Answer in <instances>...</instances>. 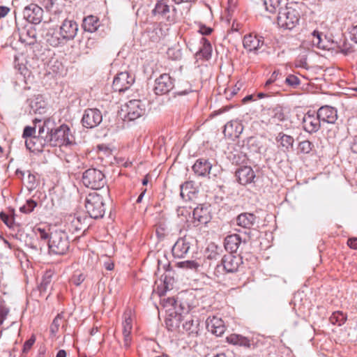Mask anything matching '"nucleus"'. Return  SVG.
<instances>
[{
	"label": "nucleus",
	"mask_w": 357,
	"mask_h": 357,
	"mask_svg": "<svg viewBox=\"0 0 357 357\" xmlns=\"http://www.w3.org/2000/svg\"><path fill=\"white\" fill-rule=\"evenodd\" d=\"M35 341H36V337L34 335H32L29 340H27L24 342V344L23 345L22 352L24 354L29 352V351L31 349V348L33 345Z\"/></svg>",
	"instance_id": "4d7b16f0"
},
{
	"label": "nucleus",
	"mask_w": 357,
	"mask_h": 357,
	"mask_svg": "<svg viewBox=\"0 0 357 357\" xmlns=\"http://www.w3.org/2000/svg\"><path fill=\"white\" fill-rule=\"evenodd\" d=\"M36 133V128L35 127H31V126H26L23 131V137L24 138H29L35 137L33 135Z\"/></svg>",
	"instance_id": "13d9d810"
},
{
	"label": "nucleus",
	"mask_w": 357,
	"mask_h": 357,
	"mask_svg": "<svg viewBox=\"0 0 357 357\" xmlns=\"http://www.w3.org/2000/svg\"><path fill=\"white\" fill-rule=\"evenodd\" d=\"M212 169V164L206 158H202L197 159L192 167V169L195 174L199 177L210 178L211 170Z\"/></svg>",
	"instance_id": "f3484780"
},
{
	"label": "nucleus",
	"mask_w": 357,
	"mask_h": 357,
	"mask_svg": "<svg viewBox=\"0 0 357 357\" xmlns=\"http://www.w3.org/2000/svg\"><path fill=\"white\" fill-rule=\"evenodd\" d=\"M268 114L270 116L269 121L273 123L279 124L287 121L288 119L284 109L280 105L269 109Z\"/></svg>",
	"instance_id": "a878e982"
},
{
	"label": "nucleus",
	"mask_w": 357,
	"mask_h": 357,
	"mask_svg": "<svg viewBox=\"0 0 357 357\" xmlns=\"http://www.w3.org/2000/svg\"><path fill=\"white\" fill-rule=\"evenodd\" d=\"M174 279L169 274L162 275L161 284L157 287V291L160 296H164L166 292L173 288Z\"/></svg>",
	"instance_id": "c85d7f7f"
},
{
	"label": "nucleus",
	"mask_w": 357,
	"mask_h": 357,
	"mask_svg": "<svg viewBox=\"0 0 357 357\" xmlns=\"http://www.w3.org/2000/svg\"><path fill=\"white\" fill-rule=\"evenodd\" d=\"M8 313V310L2 305H0V325H1L3 323Z\"/></svg>",
	"instance_id": "69168bd1"
},
{
	"label": "nucleus",
	"mask_w": 357,
	"mask_h": 357,
	"mask_svg": "<svg viewBox=\"0 0 357 357\" xmlns=\"http://www.w3.org/2000/svg\"><path fill=\"white\" fill-rule=\"evenodd\" d=\"M35 234L39 239L47 241L50 255H64L70 249L69 236L63 230L55 229L49 232L45 229L37 227Z\"/></svg>",
	"instance_id": "f03ea898"
},
{
	"label": "nucleus",
	"mask_w": 357,
	"mask_h": 357,
	"mask_svg": "<svg viewBox=\"0 0 357 357\" xmlns=\"http://www.w3.org/2000/svg\"><path fill=\"white\" fill-rule=\"evenodd\" d=\"M312 35L313 44L319 48L324 49L325 45L322 43L321 40L322 33L315 30L312 32Z\"/></svg>",
	"instance_id": "8fccbe9b"
},
{
	"label": "nucleus",
	"mask_w": 357,
	"mask_h": 357,
	"mask_svg": "<svg viewBox=\"0 0 357 357\" xmlns=\"http://www.w3.org/2000/svg\"><path fill=\"white\" fill-rule=\"evenodd\" d=\"M146 111V104L141 100H130L126 104L127 114L126 118L128 121H135L144 116Z\"/></svg>",
	"instance_id": "6e6552de"
},
{
	"label": "nucleus",
	"mask_w": 357,
	"mask_h": 357,
	"mask_svg": "<svg viewBox=\"0 0 357 357\" xmlns=\"http://www.w3.org/2000/svg\"><path fill=\"white\" fill-rule=\"evenodd\" d=\"M206 328L211 333L219 337L224 334L226 327L224 321L218 317H209L206 321Z\"/></svg>",
	"instance_id": "412c9836"
},
{
	"label": "nucleus",
	"mask_w": 357,
	"mask_h": 357,
	"mask_svg": "<svg viewBox=\"0 0 357 357\" xmlns=\"http://www.w3.org/2000/svg\"><path fill=\"white\" fill-rule=\"evenodd\" d=\"M285 83L289 86L296 88L300 84L301 81L297 76L294 75H289L285 79Z\"/></svg>",
	"instance_id": "603ef678"
},
{
	"label": "nucleus",
	"mask_w": 357,
	"mask_h": 357,
	"mask_svg": "<svg viewBox=\"0 0 357 357\" xmlns=\"http://www.w3.org/2000/svg\"><path fill=\"white\" fill-rule=\"evenodd\" d=\"M85 208L91 218H102L105 212L103 197L96 192L89 193L85 199Z\"/></svg>",
	"instance_id": "20e7f679"
},
{
	"label": "nucleus",
	"mask_w": 357,
	"mask_h": 357,
	"mask_svg": "<svg viewBox=\"0 0 357 357\" xmlns=\"http://www.w3.org/2000/svg\"><path fill=\"white\" fill-rule=\"evenodd\" d=\"M40 3L47 10H50L52 8L54 3L53 0H41Z\"/></svg>",
	"instance_id": "338daca9"
},
{
	"label": "nucleus",
	"mask_w": 357,
	"mask_h": 357,
	"mask_svg": "<svg viewBox=\"0 0 357 357\" xmlns=\"http://www.w3.org/2000/svg\"><path fill=\"white\" fill-rule=\"evenodd\" d=\"M193 238L191 236H185L178 238L172 248V255L175 258H183L189 252Z\"/></svg>",
	"instance_id": "ddd939ff"
},
{
	"label": "nucleus",
	"mask_w": 357,
	"mask_h": 357,
	"mask_svg": "<svg viewBox=\"0 0 357 357\" xmlns=\"http://www.w3.org/2000/svg\"><path fill=\"white\" fill-rule=\"evenodd\" d=\"M123 333H132V311L127 309L123 314Z\"/></svg>",
	"instance_id": "c9c22d12"
},
{
	"label": "nucleus",
	"mask_w": 357,
	"mask_h": 357,
	"mask_svg": "<svg viewBox=\"0 0 357 357\" xmlns=\"http://www.w3.org/2000/svg\"><path fill=\"white\" fill-rule=\"evenodd\" d=\"M301 125L305 132L312 135L317 133L320 130L321 127V121L316 111L309 110L304 114L301 121Z\"/></svg>",
	"instance_id": "0eeeda50"
},
{
	"label": "nucleus",
	"mask_w": 357,
	"mask_h": 357,
	"mask_svg": "<svg viewBox=\"0 0 357 357\" xmlns=\"http://www.w3.org/2000/svg\"><path fill=\"white\" fill-rule=\"evenodd\" d=\"M185 294H181L178 296V303L177 309H175V312L178 315V320L181 319L183 314H188L190 311L192 305L188 302V298H185Z\"/></svg>",
	"instance_id": "473e14b6"
},
{
	"label": "nucleus",
	"mask_w": 357,
	"mask_h": 357,
	"mask_svg": "<svg viewBox=\"0 0 357 357\" xmlns=\"http://www.w3.org/2000/svg\"><path fill=\"white\" fill-rule=\"evenodd\" d=\"M82 183L87 188L93 190L101 189L106 184L105 176L102 171L90 168L83 173Z\"/></svg>",
	"instance_id": "39448f33"
},
{
	"label": "nucleus",
	"mask_w": 357,
	"mask_h": 357,
	"mask_svg": "<svg viewBox=\"0 0 357 357\" xmlns=\"http://www.w3.org/2000/svg\"><path fill=\"white\" fill-rule=\"evenodd\" d=\"M330 322L333 325L342 326L347 320L346 315L340 311L334 312L329 318Z\"/></svg>",
	"instance_id": "79ce46f5"
},
{
	"label": "nucleus",
	"mask_w": 357,
	"mask_h": 357,
	"mask_svg": "<svg viewBox=\"0 0 357 357\" xmlns=\"http://www.w3.org/2000/svg\"><path fill=\"white\" fill-rule=\"evenodd\" d=\"M180 196L185 201L192 199L197 193L195 183L192 181H187L182 183L180 185Z\"/></svg>",
	"instance_id": "bb28decb"
},
{
	"label": "nucleus",
	"mask_w": 357,
	"mask_h": 357,
	"mask_svg": "<svg viewBox=\"0 0 357 357\" xmlns=\"http://www.w3.org/2000/svg\"><path fill=\"white\" fill-rule=\"evenodd\" d=\"M53 122L50 119L44 121L43 126H39L40 144L42 146H61L71 143L70 128L66 124L53 128Z\"/></svg>",
	"instance_id": "f257e3e1"
},
{
	"label": "nucleus",
	"mask_w": 357,
	"mask_h": 357,
	"mask_svg": "<svg viewBox=\"0 0 357 357\" xmlns=\"http://www.w3.org/2000/svg\"><path fill=\"white\" fill-rule=\"evenodd\" d=\"M78 31V24L72 20H65L59 27V35L66 42L74 39Z\"/></svg>",
	"instance_id": "2eb2a0df"
},
{
	"label": "nucleus",
	"mask_w": 357,
	"mask_h": 357,
	"mask_svg": "<svg viewBox=\"0 0 357 357\" xmlns=\"http://www.w3.org/2000/svg\"><path fill=\"white\" fill-rule=\"evenodd\" d=\"M295 66L296 68H302L305 69L308 68L307 62V57L305 55H300L295 61Z\"/></svg>",
	"instance_id": "864d4df0"
},
{
	"label": "nucleus",
	"mask_w": 357,
	"mask_h": 357,
	"mask_svg": "<svg viewBox=\"0 0 357 357\" xmlns=\"http://www.w3.org/2000/svg\"><path fill=\"white\" fill-rule=\"evenodd\" d=\"M174 86V79L169 74L163 73L155 80L153 88L156 95L168 93Z\"/></svg>",
	"instance_id": "1a4fd4ad"
},
{
	"label": "nucleus",
	"mask_w": 357,
	"mask_h": 357,
	"mask_svg": "<svg viewBox=\"0 0 357 357\" xmlns=\"http://www.w3.org/2000/svg\"><path fill=\"white\" fill-rule=\"evenodd\" d=\"M20 39L27 45H33L36 41V30L32 26L25 27L20 33Z\"/></svg>",
	"instance_id": "c756f323"
},
{
	"label": "nucleus",
	"mask_w": 357,
	"mask_h": 357,
	"mask_svg": "<svg viewBox=\"0 0 357 357\" xmlns=\"http://www.w3.org/2000/svg\"><path fill=\"white\" fill-rule=\"evenodd\" d=\"M99 26V20L96 16L89 15L83 20L82 28L85 31L93 33L98 29Z\"/></svg>",
	"instance_id": "72a5a7b5"
},
{
	"label": "nucleus",
	"mask_w": 357,
	"mask_h": 357,
	"mask_svg": "<svg viewBox=\"0 0 357 357\" xmlns=\"http://www.w3.org/2000/svg\"><path fill=\"white\" fill-rule=\"evenodd\" d=\"M28 173V175H27V183H28V188L29 189H33V188H35L36 185V176L35 175L32 174L29 171L27 172Z\"/></svg>",
	"instance_id": "052dcab7"
},
{
	"label": "nucleus",
	"mask_w": 357,
	"mask_h": 357,
	"mask_svg": "<svg viewBox=\"0 0 357 357\" xmlns=\"http://www.w3.org/2000/svg\"><path fill=\"white\" fill-rule=\"evenodd\" d=\"M316 112L321 123L333 124L337 119V112L331 106H322Z\"/></svg>",
	"instance_id": "6ab92c4d"
},
{
	"label": "nucleus",
	"mask_w": 357,
	"mask_h": 357,
	"mask_svg": "<svg viewBox=\"0 0 357 357\" xmlns=\"http://www.w3.org/2000/svg\"><path fill=\"white\" fill-rule=\"evenodd\" d=\"M349 33L351 40L357 43V24L349 29Z\"/></svg>",
	"instance_id": "e2e57ef3"
},
{
	"label": "nucleus",
	"mask_w": 357,
	"mask_h": 357,
	"mask_svg": "<svg viewBox=\"0 0 357 357\" xmlns=\"http://www.w3.org/2000/svg\"><path fill=\"white\" fill-rule=\"evenodd\" d=\"M38 138L39 134L37 137L26 138L25 141L26 147L31 151H39L44 146L40 145Z\"/></svg>",
	"instance_id": "58836bf2"
},
{
	"label": "nucleus",
	"mask_w": 357,
	"mask_h": 357,
	"mask_svg": "<svg viewBox=\"0 0 357 357\" xmlns=\"http://www.w3.org/2000/svg\"><path fill=\"white\" fill-rule=\"evenodd\" d=\"M24 18L33 24H38L43 20V10L37 4L31 3L23 10Z\"/></svg>",
	"instance_id": "4468645a"
},
{
	"label": "nucleus",
	"mask_w": 357,
	"mask_h": 357,
	"mask_svg": "<svg viewBox=\"0 0 357 357\" xmlns=\"http://www.w3.org/2000/svg\"><path fill=\"white\" fill-rule=\"evenodd\" d=\"M243 128V125L241 121L231 120L225 125L222 132L225 137L229 139H234L241 135Z\"/></svg>",
	"instance_id": "dca6fc26"
},
{
	"label": "nucleus",
	"mask_w": 357,
	"mask_h": 357,
	"mask_svg": "<svg viewBox=\"0 0 357 357\" xmlns=\"http://www.w3.org/2000/svg\"><path fill=\"white\" fill-rule=\"evenodd\" d=\"M301 13V5L291 2L284 8H281L278 13V24L282 28L291 30L298 24Z\"/></svg>",
	"instance_id": "7ed1b4c3"
},
{
	"label": "nucleus",
	"mask_w": 357,
	"mask_h": 357,
	"mask_svg": "<svg viewBox=\"0 0 357 357\" xmlns=\"http://www.w3.org/2000/svg\"><path fill=\"white\" fill-rule=\"evenodd\" d=\"M281 0H264L266 10L271 13H275L277 8L280 4Z\"/></svg>",
	"instance_id": "a18cd8bd"
},
{
	"label": "nucleus",
	"mask_w": 357,
	"mask_h": 357,
	"mask_svg": "<svg viewBox=\"0 0 357 357\" xmlns=\"http://www.w3.org/2000/svg\"><path fill=\"white\" fill-rule=\"evenodd\" d=\"M0 219L9 228H13L15 225V219L13 217L9 216L4 212L0 213Z\"/></svg>",
	"instance_id": "3c124183"
},
{
	"label": "nucleus",
	"mask_w": 357,
	"mask_h": 357,
	"mask_svg": "<svg viewBox=\"0 0 357 357\" xmlns=\"http://www.w3.org/2000/svg\"><path fill=\"white\" fill-rule=\"evenodd\" d=\"M62 318V314H58L54 319L50 326V331L52 334L55 335L58 332Z\"/></svg>",
	"instance_id": "09e8293b"
},
{
	"label": "nucleus",
	"mask_w": 357,
	"mask_h": 357,
	"mask_svg": "<svg viewBox=\"0 0 357 357\" xmlns=\"http://www.w3.org/2000/svg\"><path fill=\"white\" fill-rule=\"evenodd\" d=\"M245 243V241H242L238 234H234L228 235L224 241V247L229 253L236 252L241 243Z\"/></svg>",
	"instance_id": "5701e85b"
},
{
	"label": "nucleus",
	"mask_w": 357,
	"mask_h": 357,
	"mask_svg": "<svg viewBox=\"0 0 357 357\" xmlns=\"http://www.w3.org/2000/svg\"><path fill=\"white\" fill-rule=\"evenodd\" d=\"M242 264L243 259L240 255L231 253L225 255L221 259L220 264L216 266L215 273H235L238 270L239 266Z\"/></svg>",
	"instance_id": "423d86ee"
},
{
	"label": "nucleus",
	"mask_w": 357,
	"mask_h": 357,
	"mask_svg": "<svg viewBox=\"0 0 357 357\" xmlns=\"http://www.w3.org/2000/svg\"><path fill=\"white\" fill-rule=\"evenodd\" d=\"M52 280V273L51 271H46L42 278V280L38 286L40 293L47 291L48 287L50 285Z\"/></svg>",
	"instance_id": "ea45409f"
},
{
	"label": "nucleus",
	"mask_w": 357,
	"mask_h": 357,
	"mask_svg": "<svg viewBox=\"0 0 357 357\" xmlns=\"http://www.w3.org/2000/svg\"><path fill=\"white\" fill-rule=\"evenodd\" d=\"M281 73L280 70H275L271 74L270 78L264 84V87L267 89H269L270 86L273 84L278 78V76L280 75Z\"/></svg>",
	"instance_id": "5fc2aeb1"
},
{
	"label": "nucleus",
	"mask_w": 357,
	"mask_h": 357,
	"mask_svg": "<svg viewBox=\"0 0 357 357\" xmlns=\"http://www.w3.org/2000/svg\"><path fill=\"white\" fill-rule=\"evenodd\" d=\"M275 141L278 144V148L283 152H289L293 149L294 139L291 135L280 132L276 136Z\"/></svg>",
	"instance_id": "b1692460"
},
{
	"label": "nucleus",
	"mask_w": 357,
	"mask_h": 357,
	"mask_svg": "<svg viewBox=\"0 0 357 357\" xmlns=\"http://www.w3.org/2000/svg\"><path fill=\"white\" fill-rule=\"evenodd\" d=\"M134 78L127 72L119 73L114 79L112 89L119 93L124 92L132 85Z\"/></svg>",
	"instance_id": "9b49d317"
},
{
	"label": "nucleus",
	"mask_w": 357,
	"mask_h": 357,
	"mask_svg": "<svg viewBox=\"0 0 357 357\" xmlns=\"http://www.w3.org/2000/svg\"><path fill=\"white\" fill-rule=\"evenodd\" d=\"M177 265L180 268L191 270H197L199 267V264L194 260L181 261Z\"/></svg>",
	"instance_id": "de8ad7c7"
},
{
	"label": "nucleus",
	"mask_w": 357,
	"mask_h": 357,
	"mask_svg": "<svg viewBox=\"0 0 357 357\" xmlns=\"http://www.w3.org/2000/svg\"><path fill=\"white\" fill-rule=\"evenodd\" d=\"M264 39L263 36L249 33L243 37V47L250 52L258 54L259 50L264 45Z\"/></svg>",
	"instance_id": "f8f14e48"
},
{
	"label": "nucleus",
	"mask_w": 357,
	"mask_h": 357,
	"mask_svg": "<svg viewBox=\"0 0 357 357\" xmlns=\"http://www.w3.org/2000/svg\"><path fill=\"white\" fill-rule=\"evenodd\" d=\"M222 252L221 247L215 243H211L206 248L207 258L209 259H216Z\"/></svg>",
	"instance_id": "a19ab883"
},
{
	"label": "nucleus",
	"mask_w": 357,
	"mask_h": 357,
	"mask_svg": "<svg viewBox=\"0 0 357 357\" xmlns=\"http://www.w3.org/2000/svg\"><path fill=\"white\" fill-rule=\"evenodd\" d=\"M84 279H85V276L82 273H79L78 275H74L72 278V282L75 285L79 286L80 284H82L84 282Z\"/></svg>",
	"instance_id": "680f3d73"
},
{
	"label": "nucleus",
	"mask_w": 357,
	"mask_h": 357,
	"mask_svg": "<svg viewBox=\"0 0 357 357\" xmlns=\"http://www.w3.org/2000/svg\"><path fill=\"white\" fill-rule=\"evenodd\" d=\"M257 216L251 213H242L236 218V224L245 229H250L254 226Z\"/></svg>",
	"instance_id": "cd10ccee"
},
{
	"label": "nucleus",
	"mask_w": 357,
	"mask_h": 357,
	"mask_svg": "<svg viewBox=\"0 0 357 357\" xmlns=\"http://www.w3.org/2000/svg\"><path fill=\"white\" fill-rule=\"evenodd\" d=\"M123 347L128 349L132 344L131 333H123Z\"/></svg>",
	"instance_id": "bf43d9fd"
},
{
	"label": "nucleus",
	"mask_w": 357,
	"mask_h": 357,
	"mask_svg": "<svg viewBox=\"0 0 357 357\" xmlns=\"http://www.w3.org/2000/svg\"><path fill=\"white\" fill-rule=\"evenodd\" d=\"M30 113L44 114L46 111L47 102L43 96L36 95L28 100Z\"/></svg>",
	"instance_id": "4be33fe9"
},
{
	"label": "nucleus",
	"mask_w": 357,
	"mask_h": 357,
	"mask_svg": "<svg viewBox=\"0 0 357 357\" xmlns=\"http://www.w3.org/2000/svg\"><path fill=\"white\" fill-rule=\"evenodd\" d=\"M183 330L190 337H197L200 332L199 319L197 317H189L183 324Z\"/></svg>",
	"instance_id": "393cba45"
},
{
	"label": "nucleus",
	"mask_w": 357,
	"mask_h": 357,
	"mask_svg": "<svg viewBox=\"0 0 357 357\" xmlns=\"http://www.w3.org/2000/svg\"><path fill=\"white\" fill-rule=\"evenodd\" d=\"M227 342L234 345L243 346L245 347H250V340L241 335L238 334H231L227 337Z\"/></svg>",
	"instance_id": "f704fd0d"
},
{
	"label": "nucleus",
	"mask_w": 357,
	"mask_h": 357,
	"mask_svg": "<svg viewBox=\"0 0 357 357\" xmlns=\"http://www.w3.org/2000/svg\"><path fill=\"white\" fill-rule=\"evenodd\" d=\"M82 218L81 216H72L68 218V229L72 232L78 231L84 228V222H82Z\"/></svg>",
	"instance_id": "e433bc0d"
},
{
	"label": "nucleus",
	"mask_w": 357,
	"mask_h": 357,
	"mask_svg": "<svg viewBox=\"0 0 357 357\" xmlns=\"http://www.w3.org/2000/svg\"><path fill=\"white\" fill-rule=\"evenodd\" d=\"M198 31L202 36H208L212 33L213 29L211 27L206 26L204 24H201L199 26V29Z\"/></svg>",
	"instance_id": "0e129e2a"
},
{
	"label": "nucleus",
	"mask_w": 357,
	"mask_h": 357,
	"mask_svg": "<svg viewBox=\"0 0 357 357\" xmlns=\"http://www.w3.org/2000/svg\"><path fill=\"white\" fill-rule=\"evenodd\" d=\"M164 302H165V304H164L165 307H172L174 310L177 309L178 303V296L176 298H174V297L167 298V299L164 300Z\"/></svg>",
	"instance_id": "6e6d98bb"
},
{
	"label": "nucleus",
	"mask_w": 357,
	"mask_h": 357,
	"mask_svg": "<svg viewBox=\"0 0 357 357\" xmlns=\"http://www.w3.org/2000/svg\"><path fill=\"white\" fill-rule=\"evenodd\" d=\"M46 40L52 47H59L66 43L63 37L59 35V31L52 29H50L46 33Z\"/></svg>",
	"instance_id": "2f4dec72"
},
{
	"label": "nucleus",
	"mask_w": 357,
	"mask_h": 357,
	"mask_svg": "<svg viewBox=\"0 0 357 357\" xmlns=\"http://www.w3.org/2000/svg\"><path fill=\"white\" fill-rule=\"evenodd\" d=\"M236 153H231V155L229 156L232 163L236 165L245 163L248 160L246 154L238 151H236Z\"/></svg>",
	"instance_id": "37998d69"
},
{
	"label": "nucleus",
	"mask_w": 357,
	"mask_h": 357,
	"mask_svg": "<svg viewBox=\"0 0 357 357\" xmlns=\"http://www.w3.org/2000/svg\"><path fill=\"white\" fill-rule=\"evenodd\" d=\"M192 215L194 223L197 222V225L207 224L211 219L209 206L202 204L197 206L193 210Z\"/></svg>",
	"instance_id": "a211bd4d"
},
{
	"label": "nucleus",
	"mask_w": 357,
	"mask_h": 357,
	"mask_svg": "<svg viewBox=\"0 0 357 357\" xmlns=\"http://www.w3.org/2000/svg\"><path fill=\"white\" fill-rule=\"evenodd\" d=\"M347 245L354 250H357V237L349 238L347 241Z\"/></svg>",
	"instance_id": "774afa93"
},
{
	"label": "nucleus",
	"mask_w": 357,
	"mask_h": 357,
	"mask_svg": "<svg viewBox=\"0 0 357 357\" xmlns=\"http://www.w3.org/2000/svg\"><path fill=\"white\" fill-rule=\"evenodd\" d=\"M102 120L101 112L98 109H87L84 111L82 119V126L86 128L98 126Z\"/></svg>",
	"instance_id": "9d476101"
},
{
	"label": "nucleus",
	"mask_w": 357,
	"mask_h": 357,
	"mask_svg": "<svg viewBox=\"0 0 357 357\" xmlns=\"http://www.w3.org/2000/svg\"><path fill=\"white\" fill-rule=\"evenodd\" d=\"M200 43L202 44V47L196 53V56L198 59H203L205 60L210 59L212 53V45L210 41L206 38L202 37Z\"/></svg>",
	"instance_id": "7c9ffc66"
},
{
	"label": "nucleus",
	"mask_w": 357,
	"mask_h": 357,
	"mask_svg": "<svg viewBox=\"0 0 357 357\" xmlns=\"http://www.w3.org/2000/svg\"><path fill=\"white\" fill-rule=\"evenodd\" d=\"M313 147L314 144L311 142L309 140H304L298 144V149L299 152L307 154L312 151Z\"/></svg>",
	"instance_id": "49530a36"
},
{
	"label": "nucleus",
	"mask_w": 357,
	"mask_h": 357,
	"mask_svg": "<svg viewBox=\"0 0 357 357\" xmlns=\"http://www.w3.org/2000/svg\"><path fill=\"white\" fill-rule=\"evenodd\" d=\"M235 176L237 181L243 185L251 183L254 181L255 174L249 166H243L236 170Z\"/></svg>",
	"instance_id": "aec40b11"
},
{
	"label": "nucleus",
	"mask_w": 357,
	"mask_h": 357,
	"mask_svg": "<svg viewBox=\"0 0 357 357\" xmlns=\"http://www.w3.org/2000/svg\"><path fill=\"white\" fill-rule=\"evenodd\" d=\"M37 206V202L31 199L26 200V204L20 208V211L29 214L31 213Z\"/></svg>",
	"instance_id": "c03bdc74"
},
{
	"label": "nucleus",
	"mask_w": 357,
	"mask_h": 357,
	"mask_svg": "<svg viewBox=\"0 0 357 357\" xmlns=\"http://www.w3.org/2000/svg\"><path fill=\"white\" fill-rule=\"evenodd\" d=\"M152 13L154 15H160L165 16L169 13V6L164 0L158 1Z\"/></svg>",
	"instance_id": "4c0bfd02"
}]
</instances>
